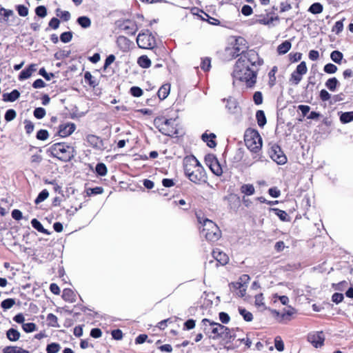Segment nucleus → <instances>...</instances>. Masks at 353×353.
I'll use <instances>...</instances> for the list:
<instances>
[{
	"instance_id": "nucleus-63",
	"label": "nucleus",
	"mask_w": 353,
	"mask_h": 353,
	"mask_svg": "<svg viewBox=\"0 0 353 353\" xmlns=\"http://www.w3.org/2000/svg\"><path fill=\"white\" fill-rule=\"evenodd\" d=\"M268 193L271 196L274 198H278L281 194L280 190L276 187L270 188Z\"/></svg>"
},
{
	"instance_id": "nucleus-14",
	"label": "nucleus",
	"mask_w": 353,
	"mask_h": 353,
	"mask_svg": "<svg viewBox=\"0 0 353 353\" xmlns=\"http://www.w3.org/2000/svg\"><path fill=\"white\" fill-rule=\"evenodd\" d=\"M86 139L88 143L94 148L99 150H105V147L104 145L103 141L99 137L93 134H89L87 136Z\"/></svg>"
},
{
	"instance_id": "nucleus-15",
	"label": "nucleus",
	"mask_w": 353,
	"mask_h": 353,
	"mask_svg": "<svg viewBox=\"0 0 353 353\" xmlns=\"http://www.w3.org/2000/svg\"><path fill=\"white\" fill-rule=\"evenodd\" d=\"M212 255L216 261L222 265L227 264L229 261L228 256L218 249L213 250Z\"/></svg>"
},
{
	"instance_id": "nucleus-32",
	"label": "nucleus",
	"mask_w": 353,
	"mask_h": 353,
	"mask_svg": "<svg viewBox=\"0 0 353 353\" xmlns=\"http://www.w3.org/2000/svg\"><path fill=\"white\" fill-rule=\"evenodd\" d=\"M258 125L263 127L266 123V118L265 113L263 110H258L256 113Z\"/></svg>"
},
{
	"instance_id": "nucleus-27",
	"label": "nucleus",
	"mask_w": 353,
	"mask_h": 353,
	"mask_svg": "<svg viewBox=\"0 0 353 353\" xmlns=\"http://www.w3.org/2000/svg\"><path fill=\"white\" fill-rule=\"evenodd\" d=\"M241 193L250 196L254 194L255 189L252 184H244L241 187Z\"/></svg>"
},
{
	"instance_id": "nucleus-23",
	"label": "nucleus",
	"mask_w": 353,
	"mask_h": 353,
	"mask_svg": "<svg viewBox=\"0 0 353 353\" xmlns=\"http://www.w3.org/2000/svg\"><path fill=\"white\" fill-rule=\"evenodd\" d=\"M13 14L12 10L5 9L0 5V21H8L9 17Z\"/></svg>"
},
{
	"instance_id": "nucleus-64",
	"label": "nucleus",
	"mask_w": 353,
	"mask_h": 353,
	"mask_svg": "<svg viewBox=\"0 0 353 353\" xmlns=\"http://www.w3.org/2000/svg\"><path fill=\"white\" fill-rule=\"evenodd\" d=\"M252 8L248 5H245L241 8V12L245 16H250L252 14Z\"/></svg>"
},
{
	"instance_id": "nucleus-2",
	"label": "nucleus",
	"mask_w": 353,
	"mask_h": 353,
	"mask_svg": "<svg viewBox=\"0 0 353 353\" xmlns=\"http://www.w3.org/2000/svg\"><path fill=\"white\" fill-rule=\"evenodd\" d=\"M184 163L185 173L192 182L199 184L206 181V173L196 158L186 159Z\"/></svg>"
},
{
	"instance_id": "nucleus-35",
	"label": "nucleus",
	"mask_w": 353,
	"mask_h": 353,
	"mask_svg": "<svg viewBox=\"0 0 353 353\" xmlns=\"http://www.w3.org/2000/svg\"><path fill=\"white\" fill-rule=\"evenodd\" d=\"M339 83V81L338 80L336 79V78L335 77H333V78H330L326 82H325V86L330 90V91H334L336 88V86Z\"/></svg>"
},
{
	"instance_id": "nucleus-48",
	"label": "nucleus",
	"mask_w": 353,
	"mask_h": 353,
	"mask_svg": "<svg viewBox=\"0 0 353 353\" xmlns=\"http://www.w3.org/2000/svg\"><path fill=\"white\" fill-rule=\"evenodd\" d=\"M48 137L49 134L46 130H40L37 133V139L39 140L45 141Z\"/></svg>"
},
{
	"instance_id": "nucleus-45",
	"label": "nucleus",
	"mask_w": 353,
	"mask_h": 353,
	"mask_svg": "<svg viewBox=\"0 0 353 353\" xmlns=\"http://www.w3.org/2000/svg\"><path fill=\"white\" fill-rule=\"evenodd\" d=\"M46 114V110L43 108H37L34 110V116L39 119L43 118Z\"/></svg>"
},
{
	"instance_id": "nucleus-54",
	"label": "nucleus",
	"mask_w": 353,
	"mask_h": 353,
	"mask_svg": "<svg viewBox=\"0 0 353 353\" xmlns=\"http://www.w3.org/2000/svg\"><path fill=\"white\" fill-rule=\"evenodd\" d=\"M16 117V112L13 109H9L5 114V119L7 121H11Z\"/></svg>"
},
{
	"instance_id": "nucleus-17",
	"label": "nucleus",
	"mask_w": 353,
	"mask_h": 353,
	"mask_svg": "<svg viewBox=\"0 0 353 353\" xmlns=\"http://www.w3.org/2000/svg\"><path fill=\"white\" fill-rule=\"evenodd\" d=\"M201 138H202V140L204 142H205L207 143L208 146H209L210 148H213L216 147V143L214 141V139L216 138V135L214 133H210L209 134L207 133H204L202 134Z\"/></svg>"
},
{
	"instance_id": "nucleus-41",
	"label": "nucleus",
	"mask_w": 353,
	"mask_h": 353,
	"mask_svg": "<svg viewBox=\"0 0 353 353\" xmlns=\"http://www.w3.org/2000/svg\"><path fill=\"white\" fill-rule=\"evenodd\" d=\"M49 196L48 191L47 190H43L35 199V203L38 204L45 201Z\"/></svg>"
},
{
	"instance_id": "nucleus-20",
	"label": "nucleus",
	"mask_w": 353,
	"mask_h": 353,
	"mask_svg": "<svg viewBox=\"0 0 353 353\" xmlns=\"http://www.w3.org/2000/svg\"><path fill=\"white\" fill-rule=\"evenodd\" d=\"M230 285L232 286V288L234 290H238V292H236V294L239 296H240V297L244 296V295L245 294V292H246V288H247L246 285H244L243 283H241L240 282L232 283L230 284Z\"/></svg>"
},
{
	"instance_id": "nucleus-59",
	"label": "nucleus",
	"mask_w": 353,
	"mask_h": 353,
	"mask_svg": "<svg viewBox=\"0 0 353 353\" xmlns=\"http://www.w3.org/2000/svg\"><path fill=\"white\" fill-rule=\"evenodd\" d=\"M263 294H259L255 296V305L257 307H262L265 305L264 301H263Z\"/></svg>"
},
{
	"instance_id": "nucleus-16",
	"label": "nucleus",
	"mask_w": 353,
	"mask_h": 353,
	"mask_svg": "<svg viewBox=\"0 0 353 353\" xmlns=\"http://www.w3.org/2000/svg\"><path fill=\"white\" fill-rule=\"evenodd\" d=\"M223 101H225V99H223ZM225 108L228 110V112L231 114H234L237 112L239 106L237 104V102L236 99L230 97L228 99H226V105Z\"/></svg>"
},
{
	"instance_id": "nucleus-55",
	"label": "nucleus",
	"mask_w": 353,
	"mask_h": 353,
	"mask_svg": "<svg viewBox=\"0 0 353 353\" xmlns=\"http://www.w3.org/2000/svg\"><path fill=\"white\" fill-rule=\"evenodd\" d=\"M343 29V21H338L335 23L334 26L332 28V32L336 34L340 33Z\"/></svg>"
},
{
	"instance_id": "nucleus-13",
	"label": "nucleus",
	"mask_w": 353,
	"mask_h": 353,
	"mask_svg": "<svg viewBox=\"0 0 353 353\" xmlns=\"http://www.w3.org/2000/svg\"><path fill=\"white\" fill-rule=\"evenodd\" d=\"M76 129V125L74 123H65L59 125V135L61 137H66L73 133Z\"/></svg>"
},
{
	"instance_id": "nucleus-11",
	"label": "nucleus",
	"mask_w": 353,
	"mask_h": 353,
	"mask_svg": "<svg viewBox=\"0 0 353 353\" xmlns=\"http://www.w3.org/2000/svg\"><path fill=\"white\" fill-rule=\"evenodd\" d=\"M205 162L209 166L212 172L217 176H220L223 173L222 168L217 160L213 154H209L205 157Z\"/></svg>"
},
{
	"instance_id": "nucleus-30",
	"label": "nucleus",
	"mask_w": 353,
	"mask_h": 353,
	"mask_svg": "<svg viewBox=\"0 0 353 353\" xmlns=\"http://www.w3.org/2000/svg\"><path fill=\"white\" fill-rule=\"evenodd\" d=\"M302 79L303 76L299 73H296V72L294 70L290 75L289 82L292 85H296L301 81Z\"/></svg>"
},
{
	"instance_id": "nucleus-58",
	"label": "nucleus",
	"mask_w": 353,
	"mask_h": 353,
	"mask_svg": "<svg viewBox=\"0 0 353 353\" xmlns=\"http://www.w3.org/2000/svg\"><path fill=\"white\" fill-rule=\"evenodd\" d=\"M130 93L132 96L139 97L143 94V90L137 86H133L130 88Z\"/></svg>"
},
{
	"instance_id": "nucleus-52",
	"label": "nucleus",
	"mask_w": 353,
	"mask_h": 353,
	"mask_svg": "<svg viewBox=\"0 0 353 353\" xmlns=\"http://www.w3.org/2000/svg\"><path fill=\"white\" fill-rule=\"evenodd\" d=\"M36 14L40 17H45L47 15V10L45 6H39L35 10Z\"/></svg>"
},
{
	"instance_id": "nucleus-5",
	"label": "nucleus",
	"mask_w": 353,
	"mask_h": 353,
	"mask_svg": "<svg viewBox=\"0 0 353 353\" xmlns=\"http://www.w3.org/2000/svg\"><path fill=\"white\" fill-rule=\"evenodd\" d=\"M199 222L202 224L201 234L208 241H216L220 238L221 231L213 221L205 219L203 222L201 220H199Z\"/></svg>"
},
{
	"instance_id": "nucleus-42",
	"label": "nucleus",
	"mask_w": 353,
	"mask_h": 353,
	"mask_svg": "<svg viewBox=\"0 0 353 353\" xmlns=\"http://www.w3.org/2000/svg\"><path fill=\"white\" fill-rule=\"evenodd\" d=\"M15 303V301L13 299H6L3 301L1 303V306L4 310H8L11 308Z\"/></svg>"
},
{
	"instance_id": "nucleus-1",
	"label": "nucleus",
	"mask_w": 353,
	"mask_h": 353,
	"mask_svg": "<svg viewBox=\"0 0 353 353\" xmlns=\"http://www.w3.org/2000/svg\"><path fill=\"white\" fill-rule=\"evenodd\" d=\"M263 63L255 50H248L236 61L232 77L234 79L245 82L248 87H252L256 83L258 67Z\"/></svg>"
},
{
	"instance_id": "nucleus-51",
	"label": "nucleus",
	"mask_w": 353,
	"mask_h": 353,
	"mask_svg": "<svg viewBox=\"0 0 353 353\" xmlns=\"http://www.w3.org/2000/svg\"><path fill=\"white\" fill-rule=\"evenodd\" d=\"M85 80L89 83L90 85L95 87L97 85L96 82L93 80V77L90 72H85L84 74Z\"/></svg>"
},
{
	"instance_id": "nucleus-34",
	"label": "nucleus",
	"mask_w": 353,
	"mask_h": 353,
	"mask_svg": "<svg viewBox=\"0 0 353 353\" xmlns=\"http://www.w3.org/2000/svg\"><path fill=\"white\" fill-rule=\"evenodd\" d=\"M31 224L32 226L39 232L43 234H49L48 230L43 227L42 224L37 219H33L31 221Z\"/></svg>"
},
{
	"instance_id": "nucleus-24",
	"label": "nucleus",
	"mask_w": 353,
	"mask_h": 353,
	"mask_svg": "<svg viewBox=\"0 0 353 353\" xmlns=\"http://www.w3.org/2000/svg\"><path fill=\"white\" fill-rule=\"evenodd\" d=\"M170 86L168 84L163 85L158 91V97L160 99H165L169 94Z\"/></svg>"
},
{
	"instance_id": "nucleus-12",
	"label": "nucleus",
	"mask_w": 353,
	"mask_h": 353,
	"mask_svg": "<svg viewBox=\"0 0 353 353\" xmlns=\"http://www.w3.org/2000/svg\"><path fill=\"white\" fill-rule=\"evenodd\" d=\"M308 341L315 347L323 345L325 336L323 332H315L310 333L307 336Z\"/></svg>"
},
{
	"instance_id": "nucleus-36",
	"label": "nucleus",
	"mask_w": 353,
	"mask_h": 353,
	"mask_svg": "<svg viewBox=\"0 0 353 353\" xmlns=\"http://www.w3.org/2000/svg\"><path fill=\"white\" fill-rule=\"evenodd\" d=\"M340 120L343 123H347L353 121V111L343 113L340 117Z\"/></svg>"
},
{
	"instance_id": "nucleus-39",
	"label": "nucleus",
	"mask_w": 353,
	"mask_h": 353,
	"mask_svg": "<svg viewBox=\"0 0 353 353\" xmlns=\"http://www.w3.org/2000/svg\"><path fill=\"white\" fill-rule=\"evenodd\" d=\"M96 172L100 176H105L107 174V168L103 163H99L96 165Z\"/></svg>"
},
{
	"instance_id": "nucleus-60",
	"label": "nucleus",
	"mask_w": 353,
	"mask_h": 353,
	"mask_svg": "<svg viewBox=\"0 0 353 353\" xmlns=\"http://www.w3.org/2000/svg\"><path fill=\"white\" fill-rule=\"evenodd\" d=\"M253 100L256 105H260L263 103V96L261 92H256L253 96Z\"/></svg>"
},
{
	"instance_id": "nucleus-49",
	"label": "nucleus",
	"mask_w": 353,
	"mask_h": 353,
	"mask_svg": "<svg viewBox=\"0 0 353 353\" xmlns=\"http://www.w3.org/2000/svg\"><path fill=\"white\" fill-rule=\"evenodd\" d=\"M324 71L327 74H334L337 71V67L332 63H327L324 66Z\"/></svg>"
},
{
	"instance_id": "nucleus-57",
	"label": "nucleus",
	"mask_w": 353,
	"mask_h": 353,
	"mask_svg": "<svg viewBox=\"0 0 353 353\" xmlns=\"http://www.w3.org/2000/svg\"><path fill=\"white\" fill-rule=\"evenodd\" d=\"M36 65H31L26 70H23V79L30 77L33 72L36 71Z\"/></svg>"
},
{
	"instance_id": "nucleus-47",
	"label": "nucleus",
	"mask_w": 353,
	"mask_h": 353,
	"mask_svg": "<svg viewBox=\"0 0 353 353\" xmlns=\"http://www.w3.org/2000/svg\"><path fill=\"white\" fill-rule=\"evenodd\" d=\"M72 39V34L71 32H63L60 36V39L63 43H68Z\"/></svg>"
},
{
	"instance_id": "nucleus-18",
	"label": "nucleus",
	"mask_w": 353,
	"mask_h": 353,
	"mask_svg": "<svg viewBox=\"0 0 353 353\" xmlns=\"http://www.w3.org/2000/svg\"><path fill=\"white\" fill-rule=\"evenodd\" d=\"M62 298L68 302L74 303L76 301V294L69 288H65L63 291Z\"/></svg>"
},
{
	"instance_id": "nucleus-10",
	"label": "nucleus",
	"mask_w": 353,
	"mask_h": 353,
	"mask_svg": "<svg viewBox=\"0 0 353 353\" xmlns=\"http://www.w3.org/2000/svg\"><path fill=\"white\" fill-rule=\"evenodd\" d=\"M246 48V41L243 37H237L235 39L234 43L232 48L228 49L230 54H232L233 57H236L241 54V56L244 53V49ZM246 52H245V53Z\"/></svg>"
},
{
	"instance_id": "nucleus-3",
	"label": "nucleus",
	"mask_w": 353,
	"mask_h": 353,
	"mask_svg": "<svg viewBox=\"0 0 353 353\" xmlns=\"http://www.w3.org/2000/svg\"><path fill=\"white\" fill-rule=\"evenodd\" d=\"M244 141L248 148L256 155L254 159H260L256 153L261 149L262 139L258 131L252 129H248L245 131Z\"/></svg>"
},
{
	"instance_id": "nucleus-31",
	"label": "nucleus",
	"mask_w": 353,
	"mask_h": 353,
	"mask_svg": "<svg viewBox=\"0 0 353 353\" xmlns=\"http://www.w3.org/2000/svg\"><path fill=\"white\" fill-rule=\"evenodd\" d=\"M323 7L320 3H314L308 8V12L316 14L323 12Z\"/></svg>"
},
{
	"instance_id": "nucleus-22",
	"label": "nucleus",
	"mask_w": 353,
	"mask_h": 353,
	"mask_svg": "<svg viewBox=\"0 0 353 353\" xmlns=\"http://www.w3.org/2000/svg\"><path fill=\"white\" fill-rule=\"evenodd\" d=\"M296 314V310L292 307H288L287 309H285L283 312L281 314V321L282 320H288L290 321L291 319V316L294 314Z\"/></svg>"
},
{
	"instance_id": "nucleus-7",
	"label": "nucleus",
	"mask_w": 353,
	"mask_h": 353,
	"mask_svg": "<svg viewBox=\"0 0 353 353\" xmlns=\"http://www.w3.org/2000/svg\"><path fill=\"white\" fill-rule=\"evenodd\" d=\"M137 43L141 48L152 49L156 46V39L150 31L146 30L138 34Z\"/></svg>"
},
{
	"instance_id": "nucleus-26",
	"label": "nucleus",
	"mask_w": 353,
	"mask_h": 353,
	"mask_svg": "<svg viewBox=\"0 0 353 353\" xmlns=\"http://www.w3.org/2000/svg\"><path fill=\"white\" fill-rule=\"evenodd\" d=\"M137 63L142 68H148L151 65V61L146 55H142L139 57Z\"/></svg>"
},
{
	"instance_id": "nucleus-62",
	"label": "nucleus",
	"mask_w": 353,
	"mask_h": 353,
	"mask_svg": "<svg viewBox=\"0 0 353 353\" xmlns=\"http://www.w3.org/2000/svg\"><path fill=\"white\" fill-rule=\"evenodd\" d=\"M319 96H320V99L323 101H327L331 97L330 94L327 90H321V92H320Z\"/></svg>"
},
{
	"instance_id": "nucleus-25",
	"label": "nucleus",
	"mask_w": 353,
	"mask_h": 353,
	"mask_svg": "<svg viewBox=\"0 0 353 353\" xmlns=\"http://www.w3.org/2000/svg\"><path fill=\"white\" fill-rule=\"evenodd\" d=\"M77 23L83 28H88L91 26V20L86 16L79 17L77 19Z\"/></svg>"
},
{
	"instance_id": "nucleus-29",
	"label": "nucleus",
	"mask_w": 353,
	"mask_h": 353,
	"mask_svg": "<svg viewBox=\"0 0 353 353\" xmlns=\"http://www.w3.org/2000/svg\"><path fill=\"white\" fill-rule=\"evenodd\" d=\"M7 337L12 341L18 340L20 337V332L14 328H10L7 331Z\"/></svg>"
},
{
	"instance_id": "nucleus-44",
	"label": "nucleus",
	"mask_w": 353,
	"mask_h": 353,
	"mask_svg": "<svg viewBox=\"0 0 353 353\" xmlns=\"http://www.w3.org/2000/svg\"><path fill=\"white\" fill-rule=\"evenodd\" d=\"M274 345H275L276 349L279 352L283 351V350H284V343H283V341H282L281 336H276L275 338V339H274Z\"/></svg>"
},
{
	"instance_id": "nucleus-4",
	"label": "nucleus",
	"mask_w": 353,
	"mask_h": 353,
	"mask_svg": "<svg viewBox=\"0 0 353 353\" xmlns=\"http://www.w3.org/2000/svg\"><path fill=\"white\" fill-rule=\"evenodd\" d=\"M50 154L62 161H70L74 155L73 147L64 143H57L49 148Z\"/></svg>"
},
{
	"instance_id": "nucleus-6",
	"label": "nucleus",
	"mask_w": 353,
	"mask_h": 353,
	"mask_svg": "<svg viewBox=\"0 0 353 353\" xmlns=\"http://www.w3.org/2000/svg\"><path fill=\"white\" fill-rule=\"evenodd\" d=\"M202 323L205 327V329L208 330L210 338L227 337L229 332V329L227 327L218 323L212 322L207 319H203Z\"/></svg>"
},
{
	"instance_id": "nucleus-61",
	"label": "nucleus",
	"mask_w": 353,
	"mask_h": 353,
	"mask_svg": "<svg viewBox=\"0 0 353 353\" xmlns=\"http://www.w3.org/2000/svg\"><path fill=\"white\" fill-rule=\"evenodd\" d=\"M36 330V325L33 323H23V331L31 332Z\"/></svg>"
},
{
	"instance_id": "nucleus-50",
	"label": "nucleus",
	"mask_w": 353,
	"mask_h": 353,
	"mask_svg": "<svg viewBox=\"0 0 353 353\" xmlns=\"http://www.w3.org/2000/svg\"><path fill=\"white\" fill-rule=\"evenodd\" d=\"M211 61L209 58H204L201 61V68L204 71H208L211 67Z\"/></svg>"
},
{
	"instance_id": "nucleus-38",
	"label": "nucleus",
	"mask_w": 353,
	"mask_h": 353,
	"mask_svg": "<svg viewBox=\"0 0 353 353\" xmlns=\"http://www.w3.org/2000/svg\"><path fill=\"white\" fill-rule=\"evenodd\" d=\"M295 71L296 73L303 76L307 72V68L305 61L301 62L296 67Z\"/></svg>"
},
{
	"instance_id": "nucleus-21",
	"label": "nucleus",
	"mask_w": 353,
	"mask_h": 353,
	"mask_svg": "<svg viewBox=\"0 0 353 353\" xmlns=\"http://www.w3.org/2000/svg\"><path fill=\"white\" fill-rule=\"evenodd\" d=\"M117 46L123 50H126L130 47V40L124 36H119L117 39Z\"/></svg>"
},
{
	"instance_id": "nucleus-9",
	"label": "nucleus",
	"mask_w": 353,
	"mask_h": 353,
	"mask_svg": "<svg viewBox=\"0 0 353 353\" xmlns=\"http://www.w3.org/2000/svg\"><path fill=\"white\" fill-rule=\"evenodd\" d=\"M271 159L279 165H284L287 162V157L278 145H273L270 151Z\"/></svg>"
},
{
	"instance_id": "nucleus-46",
	"label": "nucleus",
	"mask_w": 353,
	"mask_h": 353,
	"mask_svg": "<svg viewBox=\"0 0 353 353\" xmlns=\"http://www.w3.org/2000/svg\"><path fill=\"white\" fill-rule=\"evenodd\" d=\"M272 210L275 212L281 221H287L288 214L285 211L278 208H272Z\"/></svg>"
},
{
	"instance_id": "nucleus-28",
	"label": "nucleus",
	"mask_w": 353,
	"mask_h": 353,
	"mask_svg": "<svg viewBox=\"0 0 353 353\" xmlns=\"http://www.w3.org/2000/svg\"><path fill=\"white\" fill-rule=\"evenodd\" d=\"M291 48V43L288 41H285L278 46L277 50L279 54H284L287 53Z\"/></svg>"
},
{
	"instance_id": "nucleus-40",
	"label": "nucleus",
	"mask_w": 353,
	"mask_h": 353,
	"mask_svg": "<svg viewBox=\"0 0 353 353\" xmlns=\"http://www.w3.org/2000/svg\"><path fill=\"white\" fill-rule=\"evenodd\" d=\"M239 313L241 316H243V319L246 321H251L253 319V315L251 312L247 311L244 308L239 309Z\"/></svg>"
},
{
	"instance_id": "nucleus-33",
	"label": "nucleus",
	"mask_w": 353,
	"mask_h": 353,
	"mask_svg": "<svg viewBox=\"0 0 353 353\" xmlns=\"http://www.w3.org/2000/svg\"><path fill=\"white\" fill-rule=\"evenodd\" d=\"M47 321L50 326L54 327H59L60 325L58 323V319L57 317L53 314H48L47 316Z\"/></svg>"
},
{
	"instance_id": "nucleus-43",
	"label": "nucleus",
	"mask_w": 353,
	"mask_h": 353,
	"mask_svg": "<svg viewBox=\"0 0 353 353\" xmlns=\"http://www.w3.org/2000/svg\"><path fill=\"white\" fill-rule=\"evenodd\" d=\"M60 350V345L58 343H51L47 346V353H57Z\"/></svg>"
},
{
	"instance_id": "nucleus-37",
	"label": "nucleus",
	"mask_w": 353,
	"mask_h": 353,
	"mask_svg": "<svg viewBox=\"0 0 353 353\" xmlns=\"http://www.w3.org/2000/svg\"><path fill=\"white\" fill-rule=\"evenodd\" d=\"M343 57V54L338 50L333 51L330 54L331 59L336 63H341Z\"/></svg>"
},
{
	"instance_id": "nucleus-56",
	"label": "nucleus",
	"mask_w": 353,
	"mask_h": 353,
	"mask_svg": "<svg viewBox=\"0 0 353 353\" xmlns=\"http://www.w3.org/2000/svg\"><path fill=\"white\" fill-rule=\"evenodd\" d=\"M343 299V294L338 292L334 293L332 296V301L336 304H339L341 302H342Z\"/></svg>"
},
{
	"instance_id": "nucleus-8",
	"label": "nucleus",
	"mask_w": 353,
	"mask_h": 353,
	"mask_svg": "<svg viewBox=\"0 0 353 353\" xmlns=\"http://www.w3.org/2000/svg\"><path fill=\"white\" fill-rule=\"evenodd\" d=\"M175 119H165L163 118L158 119L156 120V123L158 125L159 131L168 136H171L172 134L176 133L174 128Z\"/></svg>"
},
{
	"instance_id": "nucleus-53",
	"label": "nucleus",
	"mask_w": 353,
	"mask_h": 353,
	"mask_svg": "<svg viewBox=\"0 0 353 353\" xmlns=\"http://www.w3.org/2000/svg\"><path fill=\"white\" fill-rule=\"evenodd\" d=\"M3 353H22L21 349L20 347H14V346H8L3 349Z\"/></svg>"
},
{
	"instance_id": "nucleus-19",
	"label": "nucleus",
	"mask_w": 353,
	"mask_h": 353,
	"mask_svg": "<svg viewBox=\"0 0 353 353\" xmlns=\"http://www.w3.org/2000/svg\"><path fill=\"white\" fill-rule=\"evenodd\" d=\"M2 97L4 101L13 102L20 97V92L17 90H13L10 93H3Z\"/></svg>"
}]
</instances>
